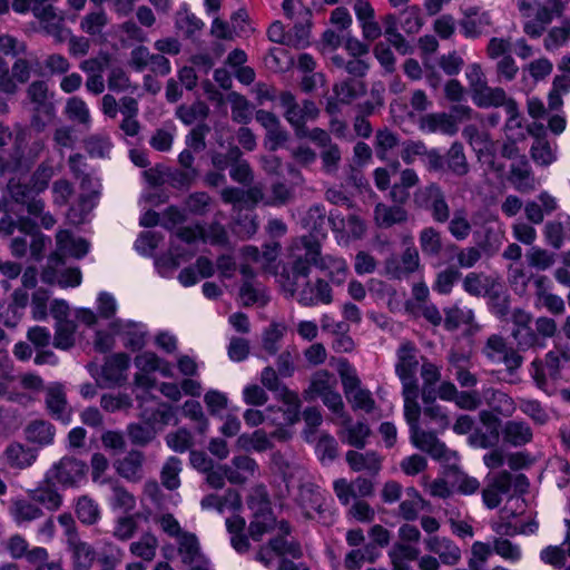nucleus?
<instances>
[{
	"instance_id": "21",
	"label": "nucleus",
	"mask_w": 570,
	"mask_h": 570,
	"mask_svg": "<svg viewBox=\"0 0 570 570\" xmlns=\"http://www.w3.org/2000/svg\"><path fill=\"white\" fill-rule=\"evenodd\" d=\"M145 455L141 451L130 450L114 463L117 474L129 482L137 483L144 478Z\"/></svg>"
},
{
	"instance_id": "43",
	"label": "nucleus",
	"mask_w": 570,
	"mask_h": 570,
	"mask_svg": "<svg viewBox=\"0 0 570 570\" xmlns=\"http://www.w3.org/2000/svg\"><path fill=\"white\" fill-rule=\"evenodd\" d=\"M366 86L363 81L348 78L333 86V94L342 105H350L358 97L365 95Z\"/></svg>"
},
{
	"instance_id": "25",
	"label": "nucleus",
	"mask_w": 570,
	"mask_h": 570,
	"mask_svg": "<svg viewBox=\"0 0 570 570\" xmlns=\"http://www.w3.org/2000/svg\"><path fill=\"white\" fill-rule=\"evenodd\" d=\"M68 549L71 552L72 566L75 570H90L96 561V549L83 541L80 535H73L67 541Z\"/></svg>"
},
{
	"instance_id": "20",
	"label": "nucleus",
	"mask_w": 570,
	"mask_h": 570,
	"mask_svg": "<svg viewBox=\"0 0 570 570\" xmlns=\"http://www.w3.org/2000/svg\"><path fill=\"white\" fill-rule=\"evenodd\" d=\"M424 544L429 552L438 554L443 564L455 566L461 560V549L449 538L428 535Z\"/></svg>"
},
{
	"instance_id": "37",
	"label": "nucleus",
	"mask_w": 570,
	"mask_h": 570,
	"mask_svg": "<svg viewBox=\"0 0 570 570\" xmlns=\"http://www.w3.org/2000/svg\"><path fill=\"white\" fill-rule=\"evenodd\" d=\"M57 250L62 255L69 254L70 256L79 259L83 257L89 250V243L85 238L73 237L69 230H59L56 235Z\"/></svg>"
},
{
	"instance_id": "54",
	"label": "nucleus",
	"mask_w": 570,
	"mask_h": 570,
	"mask_svg": "<svg viewBox=\"0 0 570 570\" xmlns=\"http://www.w3.org/2000/svg\"><path fill=\"white\" fill-rule=\"evenodd\" d=\"M419 242L422 253L426 256L435 257L442 252V234L432 226L420 232Z\"/></svg>"
},
{
	"instance_id": "36",
	"label": "nucleus",
	"mask_w": 570,
	"mask_h": 570,
	"mask_svg": "<svg viewBox=\"0 0 570 570\" xmlns=\"http://www.w3.org/2000/svg\"><path fill=\"white\" fill-rule=\"evenodd\" d=\"M420 127L429 132L440 131L449 136H453L458 131L455 118L445 112L426 114L421 118Z\"/></svg>"
},
{
	"instance_id": "60",
	"label": "nucleus",
	"mask_w": 570,
	"mask_h": 570,
	"mask_svg": "<svg viewBox=\"0 0 570 570\" xmlns=\"http://www.w3.org/2000/svg\"><path fill=\"white\" fill-rule=\"evenodd\" d=\"M423 402L426 406L423 410V413L426 417H429L433 423H435L439 430L444 431L450 426V417L443 410V407L434 402V397H432L431 393L426 391L422 392Z\"/></svg>"
},
{
	"instance_id": "24",
	"label": "nucleus",
	"mask_w": 570,
	"mask_h": 570,
	"mask_svg": "<svg viewBox=\"0 0 570 570\" xmlns=\"http://www.w3.org/2000/svg\"><path fill=\"white\" fill-rule=\"evenodd\" d=\"M508 180L522 194H527L535 189V179L525 156L519 157V160L511 164Z\"/></svg>"
},
{
	"instance_id": "45",
	"label": "nucleus",
	"mask_w": 570,
	"mask_h": 570,
	"mask_svg": "<svg viewBox=\"0 0 570 570\" xmlns=\"http://www.w3.org/2000/svg\"><path fill=\"white\" fill-rule=\"evenodd\" d=\"M337 385L334 374L326 370L315 372L311 379L308 390L305 392L306 400H313L316 396L322 397L327 391H332Z\"/></svg>"
},
{
	"instance_id": "59",
	"label": "nucleus",
	"mask_w": 570,
	"mask_h": 570,
	"mask_svg": "<svg viewBox=\"0 0 570 570\" xmlns=\"http://www.w3.org/2000/svg\"><path fill=\"white\" fill-rule=\"evenodd\" d=\"M180 472L181 460L176 456L168 458L160 471L161 484L169 491L178 489L180 487Z\"/></svg>"
},
{
	"instance_id": "1",
	"label": "nucleus",
	"mask_w": 570,
	"mask_h": 570,
	"mask_svg": "<svg viewBox=\"0 0 570 570\" xmlns=\"http://www.w3.org/2000/svg\"><path fill=\"white\" fill-rule=\"evenodd\" d=\"M292 278H308L312 266L326 274L327 282L342 285L347 277V264L342 257L323 255L321 243L312 235L301 237L291 248Z\"/></svg>"
},
{
	"instance_id": "5",
	"label": "nucleus",
	"mask_w": 570,
	"mask_h": 570,
	"mask_svg": "<svg viewBox=\"0 0 570 570\" xmlns=\"http://www.w3.org/2000/svg\"><path fill=\"white\" fill-rule=\"evenodd\" d=\"M277 98L284 109L283 116L293 128L295 136L306 127L307 121H314L320 117L321 110L311 99L297 102L296 97L288 90L281 91Z\"/></svg>"
},
{
	"instance_id": "15",
	"label": "nucleus",
	"mask_w": 570,
	"mask_h": 570,
	"mask_svg": "<svg viewBox=\"0 0 570 570\" xmlns=\"http://www.w3.org/2000/svg\"><path fill=\"white\" fill-rule=\"evenodd\" d=\"M384 268L387 276L394 279L409 277L420 268V255L414 246L406 247L401 257L391 256L385 259Z\"/></svg>"
},
{
	"instance_id": "35",
	"label": "nucleus",
	"mask_w": 570,
	"mask_h": 570,
	"mask_svg": "<svg viewBox=\"0 0 570 570\" xmlns=\"http://www.w3.org/2000/svg\"><path fill=\"white\" fill-rule=\"evenodd\" d=\"M449 371L453 374L461 387H474L478 384V376L469 368L470 360L464 354L452 353L449 357Z\"/></svg>"
},
{
	"instance_id": "46",
	"label": "nucleus",
	"mask_w": 570,
	"mask_h": 570,
	"mask_svg": "<svg viewBox=\"0 0 570 570\" xmlns=\"http://www.w3.org/2000/svg\"><path fill=\"white\" fill-rule=\"evenodd\" d=\"M445 163L448 169L458 177H463L470 171V165L461 142L455 141L451 145L445 154Z\"/></svg>"
},
{
	"instance_id": "3",
	"label": "nucleus",
	"mask_w": 570,
	"mask_h": 570,
	"mask_svg": "<svg viewBox=\"0 0 570 570\" xmlns=\"http://www.w3.org/2000/svg\"><path fill=\"white\" fill-rule=\"evenodd\" d=\"M292 258L283 267L279 274V284L283 291L304 307H312L317 304L330 305L333 303V291L324 278L317 277L309 281L303 276H294L292 279Z\"/></svg>"
},
{
	"instance_id": "29",
	"label": "nucleus",
	"mask_w": 570,
	"mask_h": 570,
	"mask_svg": "<svg viewBox=\"0 0 570 570\" xmlns=\"http://www.w3.org/2000/svg\"><path fill=\"white\" fill-rule=\"evenodd\" d=\"M23 433L28 443L43 448L53 443L56 429L48 421L33 420L26 425Z\"/></svg>"
},
{
	"instance_id": "28",
	"label": "nucleus",
	"mask_w": 570,
	"mask_h": 570,
	"mask_svg": "<svg viewBox=\"0 0 570 570\" xmlns=\"http://www.w3.org/2000/svg\"><path fill=\"white\" fill-rule=\"evenodd\" d=\"M491 233L492 232L490 229L487 230L485 239L479 243L476 246H469L458 249L456 261L460 267L471 268L482 258V254L492 256L498 250V247L490 242Z\"/></svg>"
},
{
	"instance_id": "26",
	"label": "nucleus",
	"mask_w": 570,
	"mask_h": 570,
	"mask_svg": "<svg viewBox=\"0 0 570 570\" xmlns=\"http://www.w3.org/2000/svg\"><path fill=\"white\" fill-rule=\"evenodd\" d=\"M3 456L9 468L26 470L37 460V451L20 442H11L4 450Z\"/></svg>"
},
{
	"instance_id": "13",
	"label": "nucleus",
	"mask_w": 570,
	"mask_h": 570,
	"mask_svg": "<svg viewBox=\"0 0 570 570\" xmlns=\"http://www.w3.org/2000/svg\"><path fill=\"white\" fill-rule=\"evenodd\" d=\"M411 431V441L423 452H426L434 460L449 462L453 452L450 451L446 445L439 440L434 432L424 431L420 428V425L413 428Z\"/></svg>"
},
{
	"instance_id": "31",
	"label": "nucleus",
	"mask_w": 570,
	"mask_h": 570,
	"mask_svg": "<svg viewBox=\"0 0 570 570\" xmlns=\"http://www.w3.org/2000/svg\"><path fill=\"white\" fill-rule=\"evenodd\" d=\"M328 222L335 232L345 233L353 238H361L365 234L364 220L356 214H348L346 217L336 212H331Z\"/></svg>"
},
{
	"instance_id": "34",
	"label": "nucleus",
	"mask_w": 570,
	"mask_h": 570,
	"mask_svg": "<svg viewBox=\"0 0 570 570\" xmlns=\"http://www.w3.org/2000/svg\"><path fill=\"white\" fill-rule=\"evenodd\" d=\"M176 542L177 553L183 564L188 566L206 558L202 551V547L196 534L191 532H184L179 535Z\"/></svg>"
},
{
	"instance_id": "38",
	"label": "nucleus",
	"mask_w": 570,
	"mask_h": 570,
	"mask_svg": "<svg viewBox=\"0 0 570 570\" xmlns=\"http://www.w3.org/2000/svg\"><path fill=\"white\" fill-rule=\"evenodd\" d=\"M112 327L117 334L124 336L126 347L138 351L145 346L146 333L137 323L117 321L112 323Z\"/></svg>"
},
{
	"instance_id": "27",
	"label": "nucleus",
	"mask_w": 570,
	"mask_h": 570,
	"mask_svg": "<svg viewBox=\"0 0 570 570\" xmlns=\"http://www.w3.org/2000/svg\"><path fill=\"white\" fill-rule=\"evenodd\" d=\"M258 469L256 461L248 455L233 458L230 464H225L227 480L232 484H243L253 478Z\"/></svg>"
},
{
	"instance_id": "50",
	"label": "nucleus",
	"mask_w": 570,
	"mask_h": 570,
	"mask_svg": "<svg viewBox=\"0 0 570 570\" xmlns=\"http://www.w3.org/2000/svg\"><path fill=\"white\" fill-rule=\"evenodd\" d=\"M460 27L466 38H478L489 32L493 27V19L490 12L482 11L480 16L473 18V20L462 19L460 21Z\"/></svg>"
},
{
	"instance_id": "47",
	"label": "nucleus",
	"mask_w": 570,
	"mask_h": 570,
	"mask_svg": "<svg viewBox=\"0 0 570 570\" xmlns=\"http://www.w3.org/2000/svg\"><path fill=\"white\" fill-rule=\"evenodd\" d=\"M10 514L17 523L30 522L43 515V511L31 501L16 499L11 502Z\"/></svg>"
},
{
	"instance_id": "6",
	"label": "nucleus",
	"mask_w": 570,
	"mask_h": 570,
	"mask_svg": "<svg viewBox=\"0 0 570 570\" xmlns=\"http://www.w3.org/2000/svg\"><path fill=\"white\" fill-rule=\"evenodd\" d=\"M413 203L416 207L430 212L436 223L444 224L451 217L445 193L438 183H429L417 188L413 194Z\"/></svg>"
},
{
	"instance_id": "33",
	"label": "nucleus",
	"mask_w": 570,
	"mask_h": 570,
	"mask_svg": "<svg viewBox=\"0 0 570 570\" xmlns=\"http://www.w3.org/2000/svg\"><path fill=\"white\" fill-rule=\"evenodd\" d=\"M46 409L49 414L58 420H63L68 415V401L63 385L55 383L46 387Z\"/></svg>"
},
{
	"instance_id": "14",
	"label": "nucleus",
	"mask_w": 570,
	"mask_h": 570,
	"mask_svg": "<svg viewBox=\"0 0 570 570\" xmlns=\"http://www.w3.org/2000/svg\"><path fill=\"white\" fill-rule=\"evenodd\" d=\"M297 502L307 518L328 523L326 510L323 509L324 498L314 483L307 482L299 485Z\"/></svg>"
},
{
	"instance_id": "55",
	"label": "nucleus",
	"mask_w": 570,
	"mask_h": 570,
	"mask_svg": "<svg viewBox=\"0 0 570 570\" xmlns=\"http://www.w3.org/2000/svg\"><path fill=\"white\" fill-rule=\"evenodd\" d=\"M239 296L244 306H252L255 304L265 306L269 301V296L267 295L265 287L249 281L243 282L239 289Z\"/></svg>"
},
{
	"instance_id": "32",
	"label": "nucleus",
	"mask_w": 570,
	"mask_h": 570,
	"mask_svg": "<svg viewBox=\"0 0 570 570\" xmlns=\"http://www.w3.org/2000/svg\"><path fill=\"white\" fill-rule=\"evenodd\" d=\"M502 439L512 446H523L532 441L533 432L527 422L510 420L502 428Z\"/></svg>"
},
{
	"instance_id": "10",
	"label": "nucleus",
	"mask_w": 570,
	"mask_h": 570,
	"mask_svg": "<svg viewBox=\"0 0 570 570\" xmlns=\"http://www.w3.org/2000/svg\"><path fill=\"white\" fill-rule=\"evenodd\" d=\"M417 353L416 346L409 341L403 342L397 348L395 373L402 383V387L419 385L416 376L420 365Z\"/></svg>"
},
{
	"instance_id": "51",
	"label": "nucleus",
	"mask_w": 570,
	"mask_h": 570,
	"mask_svg": "<svg viewBox=\"0 0 570 570\" xmlns=\"http://www.w3.org/2000/svg\"><path fill=\"white\" fill-rule=\"evenodd\" d=\"M175 115L185 125H193L208 117L209 107L204 101L196 100L191 105L183 104L178 106Z\"/></svg>"
},
{
	"instance_id": "18",
	"label": "nucleus",
	"mask_w": 570,
	"mask_h": 570,
	"mask_svg": "<svg viewBox=\"0 0 570 570\" xmlns=\"http://www.w3.org/2000/svg\"><path fill=\"white\" fill-rule=\"evenodd\" d=\"M512 489V474L501 471L494 474L482 490L483 503L489 509H495L502 502V497L508 495Z\"/></svg>"
},
{
	"instance_id": "49",
	"label": "nucleus",
	"mask_w": 570,
	"mask_h": 570,
	"mask_svg": "<svg viewBox=\"0 0 570 570\" xmlns=\"http://www.w3.org/2000/svg\"><path fill=\"white\" fill-rule=\"evenodd\" d=\"M237 445L245 451L264 452L273 449L274 444L269 435L262 429L250 434H242L237 439Z\"/></svg>"
},
{
	"instance_id": "40",
	"label": "nucleus",
	"mask_w": 570,
	"mask_h": 570,
	"mask_svg": "<svg viewBox=\"0 0 570 570\" xmlns=\"http://www.w3.org/2000/svg\"><path fill=\"white\" fill-rule=\"evenodd\" d=\"M108 23L109 18L105 8H94L80 19L79 28L83 33L97 37L102 35Z\"/></svg>"
},
{
	"instance_id": "30",
	"label": "nucleus",
	"mask_w": 570,
	"mask_h": 570,
	"mask_svg": "<svg viewBox=\"0 0 570 570\" xmlns=\"http://www.w3.org/2000/svg\"><path fill=\"white\" fill-rule=\"evenodd\" d=\"M407 219L409 212L404 206L377 203L374 208V222L381 228H390L394 225L405 224Z\"/></svg>"
},
{
	"instance_id": "17",
	"label": "nucleus",
	"mask_w": 570,
	"mask_h": 570,
	"mask_svg": "<svg viewBox=\"0 0 570 570\" xmlns=\"http://www.w3.org/2000/svg\"><path fill=\"white\" fill-rule=\"evenodd\" d=\"M78 181L81 189V194L78 198V207L80 214L78 215L76 213V208H71L69 216L75 222L80 223L82 222L83 216L89 214L95 207L100 196V184L98 180L94 179L90 174L86 175Z\"/></svg>"
},
{
	"instance_id": "48",
	"label": "nucleus",
	"mask_w": 570,
	"mask_h": 570,
	"mask_svg": "<svg viewBox=\"0 0 570 570\" xmlns=\"http://www.w3.org/2000/svg\"><path fill=\"white\" fill-rule=\"evenodd\" d=\"M107 87L110 91L116 94H134L138 88V86L131 81L128 72L120 66L110 68L107 76Z\"/></svg>"
},
{
	"instance_id": "22",
	"label": "nucleus",
	"mask_w": 570,
	"mask_h": 570,
	"mask_svg": "<svg viewBox=\"0 0 570 570\" xmlns=\"http://www.w3.org/2000/svg\"><path fill=\"white\" fill-rule=\"evenodd\" d=\"M27 100L32 109L42 110L43 115L51 118L55 114V105L51 101L52 94L45 80H33L26 89Z\"/></svg>"
},
{
	"instance_id": "19",
	"label": "nucleus",
	"mask_w": 570,
	"mask_h": 570,
	"mask_svg": "<svg viewBox=\"0 0 570 570\" xmlns=\"http://www.w3.org/2000/svg\"><path fill=\"white\" fill-rule=\"evenodd\" d=\"M530 333V338L523 343L522 351L543 348L546 341L558 334V324L552 317L539 316L534 320V327H531Z\"/></svg>"
},
{
	"instance_id": "42",
	"label": "nucleus",
	"mask_w": 570,
	"mask_h": 570,
	"mask_svg": "<svg viewBox=\"0 0 570 570\" xmlns=\"http://www.w3.org/2000/svg\"><path fill=\"white\" fill-rule=\"evenodd\" d=\"M473 101L480 108H490V107H508L509 101H514L513 98H509L504 91V89L500 87H490L485 86L473 97Z\"/></svg>"
},
{
	"instance_id": "41",
	"label": "nucleus",
	"mask_w": 570,
	"mask_h": 570,
	"mask_svg": "<svg viewBox=\"0 0 570 570\" xmlns=\"http://www.w3.org/2000/svg\"><path fill=\"white\" fill-rule=\"evenodd\" d=\"M532 314L523 308H514L512 311L511 321L513 323V328L511 331V336L519 350H522L525 340L530 338L529 335H531L530 330L532 327Z\"/></svg>"
},
{
	"instance_id": "23",
	"label": "nucleus",
	"mask_w": 570,
	"mask_h": 570,
	"mask_svg": "<svg viewBox=\"0 0 570 570\" xmlns=\"http://www.w3.org/2000/svg\"><path fill=\"white\" fill-rule=\"evenodd\" d=\"M345 460L353 472H365L375 476L382 469V456L375 451L350 450L345 454Z\"/></svg>"
},
{
	"instance_id": "64",
	"label": "nucleus",
	"mask_w": 570,
	"mask_h": 570,
	"mask_svg": "<svg viewBox=\"0 0 570 570\" xmlns=\"http://www.w3.org/2000/svg\"><path fill=\"white\" fill-rule=\"evenodd\" d=\"M65 115L72 122H78L85 126L90 122V111L87 104L83 99L77 96L70 97L66 101Z\"/></svg>"
},
{
	"instance_id": "56",
	"label": "nucleus",
	"mask_w": 570,
	"mask_h": 570,
	"mask_svg": "<svg viewBox=\"0 0 570 570\" xmlns=\"http://www.w3.org/2000/svg\"><path fill=\"white\" fill-rule=\"evenodd\" d=\"M493 552L510 563H517L522 559L521 547L509 538L494 537L492 540Z\"/></svg>"
},
{
	"instance_id": "4",
	"label": "nucleus",
	"mask_w": 570,
	"mask_h": 570,
	"mask_svg": "<svg viewBox=\"0 0 570 570\" xmlns=\"http://www.w3.org/2000/svg\"><path fill=\"white\" fill-rule=\"evenodd\" d=\"M463 288L472 296L488 297L497 315L502 317L508 314L509 299L504 295V286L499 278L472 272L464 277Z\"/></svg>"
},
{
	"instance_id": "58",
	"label": "nucleus",
	"mask_w": 570,
	"mask_h": 570,
	"mask_svg": "<svg viewBox=\"0 0 570 570\" xmlns=\"http://www.w3.org/2000/svg\"><path fill=\"white\" fill-rule=\"evenodd\" d=\"M342 424L345 425L342 441L356 449H363L366 444V439L371 434L368 425L363 422L352 424L351 421L347 423H344L343 421Z\"/></svg>"
},
{
	"instance_id": "16",
	"label": "nucleus",
	"mask_w": 570,
	"mask_h": 570,
	"mask_svg": "<svg viewBox=\"0 0 570 570\" xmlns=\"http://www.w3.org/2000/svg\"><path fill=\"white\" fill-rule=\"evenodd\" d=\"M33 16L38 19L42 30L51 36L57 43L66 40V28L63 18L58 14L53 4L47 3L46 7H32Z\"/></svg>"
},
{
	"instance_id": "8",
	"label": "nucleus",
	"mask_w": 570,
	"mask_h": 570,
	"mask_svg": "<svg viewBox=\"0 0 570 570\" xmlns=\"http://www.w3.org/2000/svg\"><path fill=\"white\" fill-rule=\"evenodd\" d=\"M86 473V462L75 456H63L51 466L47 479L63 488H72L85 479Z\"/></svg>"
},
{
	"instance_id": "61",
	"label": "nucleus",
	"mask_w": 570,
	"mask_h": 570,
	"mask_svg": "<svg viewBox=\"0 0 570 570\" xmlns=\"http://www.w3.org/2000/svg\"><path fill=\"white\" fill-rule=\"evenodd\" d=\"M570 40V17L564 18L560 26L551 28L546 38L543 46L548 51L558 49Z\"/></svg>"
},
{
	"instance_id": "57",
	"label": "nucleus",
	"mask_w": 570,
	"mask_h": 570,
	"mask_svg": "<svg viewBox=\"0 0 570 570\" xmlns=\"http://www.w3.org/2000/svg\"><path fill=\"white\" fill-rule=\"evenodd\" d=\"M312 17H302L295 21L287 32V45L294 48H304L309 43Z\"/></svg>"
},
{
	"instance_id": "11",
	"label": "nucleus",
	"mask_w": 570,
	"mask_h": 570,
	"mask_svg": "<svg viewBox=\"0 0 570 570\" xmlns=\"http://www.w3.org/2000/svg\"><path fill=\"white\" fill-rule=\"evenodd\" d=\"M343 390L346 399L354 410H363L367 413L375 407V401L368 390L361 387V381L353 371H341Z\"/></svg>"
},
{
	"instance_id": "2",
	"label": "nucleus",
	"mask_w": 570,
	"mask_h": 570,
	"mask_svg": "<svg viewBox=\"0 0 570 570\" xmlns=\"http://www.w3.org/2000/svg\"><path fill=\"white\" fill-rule=\"evenodd\" d=\"M248 532L254 541H261L266 533H274L268 543L281 559L303 557L301 544L292 535L293 528L289 522L285 519L277 520L273 513H259L249 522Z\"/></svg>"
},
{
	"instance_id": "7",
	"label": "nucleus",
	"mask_w": 570,
	"mask_h": 570,
	"mask_svg": "<svg viewBox=\"0 0 570 570\" xmlns=\"http://www.w3.org/2000/svg\"><path fill=\"white\" fill-rule=\"evenodd\" d=\"M522 350L509 345L507 338L500 334L490 335L482 348L483 355L491 362L500 361L509 375H514L523 364Z\"/></svg>"
},
{
	"instance_id": "44",
	"label": "nucleus",
	"mask_w": 570,
	"mask_h": 570,
	"mask_svg": "<svg viewBox=\"0 0 570 570\" xmlns=\"http://www.w3.org/2000/svg\"><path fill=\"white\" fill-rule=\"evenodd\" d=\"M420 395V385L402 387L404 401V417L410 425V430L419 425L421 406L417 402Z\"/></svg>"
},
{
	"instance_id": "63",
	"label": "nucleus",
	"mask_w": 570,
	"mask_h": 570,
	"mask_svg": "<svg viewBox=\"0 0 570 570\" xmlns=\"http://www.w3.org/2000/svg\"><path fill=\"white\" fill-rule=\"evenodd\" d=\"M158 548V540L151 533H144L138 541H135L130 544L129 551L145 560L151 561L156 557V551Z\"/></svg>"
},
{
	"instance_id": "52",
	"label": "nucleus",
	"mask_w": 570,
	"mask_h": 570,
	"mask_svg": "<svg viewBox=\"0 0 570 570\" xmlns=\"http://www.w3.org/2000/svg\"><path fill=\"white\" fill-rule=\"evenodd\" d=\"M448 230L456 240L466 239L472 232V224L465 208H458L453 212L451 219L449 218Z\"/></svg>"
},
{
	"instance_id": "9",
	"label": "nucleus",
	"mask_w": 570,
	"mask_h": 570,
	"mask_svg": "<svg viewBox=\"0 0 570 570\" xmlns=\"http://www.w3.org/2000/svg\"><path fill=\"white\" fill-rule=\"evenodd\" d=\"M261 383L263 387H266L271 392H274L276 399L282 401L284 404L288 405V414L293 417H288L289 422H294L297 420L298 410L301 406V401L298 395L289 391L286 385L282 383L279 380L277 372L271 367H265L261 373Z\"/></svg>"
},
{
	"instance_id": "12",
	"label": "nucleus",
	"mask_w": 570,
	"mask_h": 570,
	"mask_svg": "<svg viewBox=\"0 0 570 570\" xmlns=\"http://www.w3.org/2000/svg\"><path fill=\"white\" fill-rule=\"evenodd\" d=\"M255 119L266 131L265 145L269 150L275 151L288 141L289 134L274 112L259 109L255 114Z\"/></svg>"
},
{
	"instance_id": "53",
	"label": "nucleus",
	"mask_w": 570,
	"mask_h": 570,
	"mask_svg": "<svg viewBox=\"0 0 570 570\" xmlns=\"http://www.w3.org/2000/svg\"><path fill=\"white\" fill-rule=\"evenodd\" d=\"M487 403L497 413L510 417L517 410L514 400L500 390L490 389L487 391Z\"/></svg>"
},
{
	"instance_id": "39",
	"label": "nucleus",
	"mask_w": 570,
	"mask_h": 570,
	"mask_svg": "<svg viewBox=\"0 0 570 570\" xmlns=\"http://www.w3.org/2000/svg\"><path fill=\"white\" fill-rule=\"evenodd\" d=\"M535 297L538 302L553 315H562L566 311V303L562 297L548 291L546 277L540 276L535 279Z\"/></svg>"
},
{
	"instance_id": "62",
	"label": "nucleus",
	"mask_w": 570,
	"mask_h": 570,
	"mask_svg": "<svg viewBox=\"0 0 570 570\" xmlns=\"http://www.w3.org/2000/svg\"><path fill=\"white\" fill-rule=\"evenodd\" d=\"M111 484L110 502L112 508L129 512L136 508V498L119 481H109Z\"/></svg>"
}]
</instances>
